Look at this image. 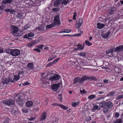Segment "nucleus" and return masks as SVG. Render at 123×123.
<instances>
[{"mask_svg":"<svg viewBox=\"0 0 123 123\" xmlns=\"http://www.w3.org/2000/svg\"><path fill=\"white\" fill-rule=\"evenodd\" d=\"M119 113H116V118H118L119 117Z\"/></svg>","mask_w":123,"mask_h":123,"instance_id":"obj_64","label":"nucleus"},{"mask_svg":"<svg viewBox=\"0 0 123 123\" xmlns=\"http://www.w3.org/2000/svg\"><path fill=\"white\" fill-rule=\"evenodd\" d=\"M12 55L13 56H17L20 54V51L18 49H14L12 50Z\"/></svg>","mask_w":123,"mask_h":123,"instance_id":"obj_11","label":"nucleus"},{"mask_svg":"<svg viewBox=\"0 0 123 123\" xmlns=\"http://www.w3.org/2000/svg\"><path fill=\"white\" fill-rule=\"evenodd\" d=\"M3 49L1 47H0V53H2L3 52Z\"/></svg>","mask_w":123,"mask_h":123,"instance_id":"obj_61","label":"nucleus"},{"mask_svg":"<svg viewBox=\"0 0 123 123\" xmlns=\"http://www.w3.org/2000/svg\"><path fill=\"white\" fill-rule=\"evenodd\" d=\"M115 92L114 91L111 92L109 93L107 95V96H113L115 94Z\"/></svg>","mask_w":123,"mask_h":123,"instance_id":"obj_36","label":"nucleus"},{"mask_svg":"<svg viewBox=\"0 0 123 123\" xmlns=\"http://www.w3.org/2000/svg\"><path fill=\"white\" fill-rule=\"evenodd\" d=\"M78 55H79L82 56L84 57H86V53L83 52H80L79 53Z\"/></svg>","mask_w":123,"mask_h":123,"instance_id":"obj_32","label":"nucleus"},{"mask_svg":"<svg viewBox=\"0 0 123 123\" xmlns=\"http://www.w3.org/2000/svg\"><path fill=\"white\" fill-rule=\"evenodd\" d=\"M13 1V0H3L2 3L3 4L11 3Z\"/></svg>","mask_w":123,"mask_h":123,"instance_id":"obj_19","label":"nucleus"},{"mask_svg":"<svg viewBox=\"0 0 123 123\" xmlns=\"http://www.w3.org/2000/svg\"><path fill=\"white\" fill-rule=\"evenodd\" d=\"M30 26L29 25H25L24 27V28L25 30H27V28H30Z\"/></svg>","mask_w":123,"mask_h":123,"instance_id":"obj_49","label":"nucleus"},{"mask_svg":"<svg viewBox=\"0 0 123 123\" xmlns=\"http://www.w3.org/2000/svg\"><path fill=\"white\" fill-rule=\"evenodd\" d=\"M77 13L76 12H75L74 14V15L73 17V19L74 20H76V16Z\"/></svg>","mask_w":123,"mask_h":123,"instance_id":"obj_50","label":"nucleus"},{"mask_svg":"<svg viewBox=\"0 0 123 123\" xmlns=\"http://www.w3.org/2000/svg\"><path fill=\"white\" fill-rule=\"evenodd\" d=\"M9 121V119L8 118L5 119L4 121V123H8Z\"/></svg>","mask_w":123,"mask_h":123,"instance_id":"obj_47","label":"nucleus"},{"mask_svg":"<svg viewBox=\"0 0 123 123\" xmlns=\"http://www.w3.org/2000/svg\"><path fill=\"white\" fill-rule=\"evenodd\" d=\"M52 105H57L58 106H60V107H61L64 110H66L67 109V108L64 105H61L60 104H57L56 103H55L54 104H52Z\"/></svg>","mask_w":123,"mask_h":123,"instance_id":"obj_13","label":"nucleus"},{"mask_svg":"<svg viewBox=\"0 0 123 123\" xmlns=\"http://www.w3.org/2000/svg\"><path fill=\"white\" fill-rule=\"evenodd\" d=\"M16 110V108H13L12 110V114H15V115H17L18 114V110L17 109Z\"/></svg>","mask_w":123,"mask_h":123,"instance_id":"obj_24","label":"nucleus"},{"mask_svg":"<svg viewBox=\"0 0 123 123\" xmlns=\"http://www.w3.org/2000/svg\"><path fill=\"white\" fill-rule=\"evenodd\" d=\"M60 86V84L58 83L57 84H54L52 85L51 86V88L52 90L54 91H56L58 89L59 87Z\"/></svg>","mask_w":123,"mask_h":123,"instance_id":"obj_10","label":"nucleus"},{"mask_svg":"<svg viewBox=\"0 0 123 123\" xmlns=\"http://www.w3.org/2000/svg\"><path fill=\"white\" fill-rule=\"evenodd\" d=\"M54 58V57H53V56L50 57L48 59V61H51Z\"/></svg>","mask_w":123,"mask_h":123,"instance_id":"obj_57","label":"nucleus"},{"mask_svg":"<svg viewBox=\"0 0 123 123\" xmlns=\"http://www.w3.org/2000/svg\"><path fill=\"white\" fill-rule=\"evenodd\" d=\"M123 98V95H122L118 96L117 98L116 99H118L121 98Z\"/></svg>","mask_w":123,"mask_h":123,"instance_id":"obj_52","label":"nucleus"},{"mask_svg":"<svg viewBox=\"0 0 123 123\" xmlns=\"http://www.w3.org/2000/svg\"><path fill=\"white\" fill-rule=\"evenodd\" d=\"M80 92L81 93H86V91L84 90H80Z\"/></svg>","mask_w":123,"mask_h":123,"instance_id":"obj_59","label":"nucleus"},{"mask_svg":"<svg viewBox=\"0 0 123 123\" xmlns=\"http://www.w3.org/2000/svg\"><path fill=\"white\" fill-rule=\"evenodd\" d=\"M11 30L12 31L11 33L16 36H18L19 35L17 33L18 30V27L14 26H11Z\"/></svg>","mask_w":123,"mask_h":123,"instance_id":"obj_5","label":"nucleus"},{"mask_svg":"<svg viewBox=\"0 0 123 123\" xmlns=\"http://www.w3.org/2000/svg\"><path fill=\"white\" fill-rule=\"evenodd\" d=\"M122 120L121 119H118L116 121V123H122Z\"/></svg>","mask_w":123,"mask_h":123,"instance_id":"obj_40","label":"nucleus"},{"mask_svg":"<svg viewBox=\"0 0 123 123\" xmlns=\"http://www.w3.org/2000/svg\"><path fill=\"white\" fill-rule=\"evenodd\" d=\"M33 65L32 63H29L27 65V67L29 69H33Z\"/></svg>","mask_w":123,"mask_h":123,"instance_id":"obj_28","label":"nucleus"},{"mask_svg":"<svg viewBox=\"0 0 123 123\" xmlns=\"http://www.w3.org/2000/svg\"><path fill=\"white\" fill-rule=\"evenodd\" d=\"M98 27L99 29H101L103 28L105 26V25L100 23H97Z\"/></svg>","mask_w":123,"mask_h":123,"instance_id":"obj_27","label":"nucleus"},{"mask_svg":"<svg viewBox=\"0 0 123 123\" xmlns=\"http://www.w3.org/2000/svg\"><path fill=\"white\" fill-rule=\"evenodd\" d=\"M115 48H114V47H112L110 49L106 51V53L109 55L110 53L111 54L110 55V57H115Z\"/></svg>","mask_w":123,"mask_h":123,"instance_id":"obj_4","label":"nucleus"},{"mask_svg":"<svg viewBox=\"0 0 123 123\" xmlns=\"http://www.w3.org/2000/svg\"><path fill=\"white\" fill-rule=\"evenodd\" d=\"M33 105V103L31 101H28L27 102L26 104V105L28 107H31Z\"/></svg>","mask_w":123,"mask_h":123,"instance_id":"obj_18","label":"nucleus"},{"mask_svg":"<svg viewBox=\"0 0 123 123\" xmlns=\"http://www.w3.org/2000/svg\"><path fill=\"white\" fill-rule=\"evenodd\" d=\"M38 40L35 41V42L36 43H39L40 41H41L43 40V38L42 37L40 36L38 38Z\"/></svg>","mask_w":123,"mask_h":123,"instance_id":"obj_31","label":"nucleus"},{"mask_svg":"<svg viewBox=\"0 0 123 123\" xmlns=\"http://www.w3.org/2000/svg\"><path fill=\"white\" fill-rule=\"evenodd\" d=\"M2 102L3 104L7 105H12L14 104L15 101L12 99H9L3 100Z\"/></svg>","mask_w":123,"mask_h":123,"instance_id":"obj_6","label":"nucleus"},{"mask_svg":"<svg viewBox=\"0 0 123 123\" xmlns=\"http://www.w3.org/2000/svg\"><path fill=\"white\" fill-rule=\"evenodd\" d=\"M44 25H39L38 28V29L39 30H42L44 29Z\"/></svg>","mask_w":123,"mask_h":123,"instance_id":"obj_34","label":"nucleus"},{"mask_svg":"<svg viewBox=\"0 0 123 123\" xmlns=\"http://www.w3.org/2000/svg\"><path fill=\"white\" fill-rule=\"evenodd\" d=\"M85 43L88 46H90L92 44V43H90L89 41H86Z\"/></svg>","mask_w":123,"mask_h":123,"instance_id":"obj_41","label":"nucleus"},{"mask_svg":"<svg viewBox=\"0 0 123 123\" xmlns=\"http://www.w3.org/2000/svg\"><path fill=\"white\" fill-rule=\"evenodd\" d=\"M120 68L118 67H116V72L119 73L120 72Z\"/></svg>","mask_w":123,"mask_h":123,"instance_id":"obj_48","label":"nucleus"},{"mask_svg":"<svg viewBox=\"0 0 123 123\" xmlns=\"http://www.w3.org/2000/svg\"><path fill=\"white\" fill-rule=\"evenodd\" d=\"M61 3L62 5H66L69 2L68 0H61Z\"/></svg>","mask_w":123,"mask_h":123,"instance_id":"obj_26","label":"nucleus"},{"mask_svg":"<svg viewBox=\"0 0 123 123\" xmlns=\"http://www.w3.org/2000/svg\"><path fill=\"white\" fill-rule=\"evenodd\" d=\"M44 46V45L42 44L40 45L37 46H36V47L40 49H42L43 47Z\"/></svg>","mask_w":123,"mask_h":123,"instance_id":"obj_44","label":"nucleus"},{"mask_svg":"<svg viewBox=\"0 0 123 123\" xmlns=\"http://www.w3.org/2000/svg\"><path fill=\"white\" fill-rule=\"evenodd\" d=\"M80 103L79 102L75 103L73 102L72 103V105L73 106L75 107L78 105Z\"/></svg>","mask_w":123,"mask_h":123,"instance_id":"obj_35","label":"nucleus"},{"mask_svg":"<svg viewBox=\"0 0 123 123\" xmlns=\"http://www.w3.org/2000/svg\"><path fill=\"white\" fill-rule=\"evenodd\" d=\"M96 86L99 87L103 86H104V84L101 83H98L96 84Z\"/></svg>","mask_w":123,"mask_h":123,"instance_id":"obj_46","label":"nucleus"},{"mask_svg":"<svg viewBox=\"0 0 123 123\" xmlns=\"http://www.w3.org/2000/svg\"><path fill=\"white\" fill-rule=\"evenodd\" d=\"M60 76L57 74H54L52 77H50L49 80L51 81L57 80L60 78Z\"/></svg>","mask_w":123,"mask_h":123,"instance_id":"obj_12","label":"nucleus"},{"mask_svg":"<svg viewBox=\"0 0 123 123\" xmlns=\"http://www.w3.org/2000/svg\"><path fill=\"white\" fill-rule=\"evenodd\" d=\"M66 33H69L70 32L71 30L65 29Z\"/></svg>","mask_w":123,"mask_h":123,"instance_id":"obj_62","label":"nucleus"},{"mask_svg":"<svg viewBox=\"0 0 123 123\" xmlns=\"http://www.w3.org/2000/svg\"><path fill=\"white\" fill-rule=\"evenodd\" d=\"M82 19L81 18H79L78 20L76 22V23L79 24L78 27L77 26L76 27L77 28H79L80 26H81L82 23Z\"/></svg>","mask_w":123,"mask_h":123,"instance_id":"obj_15","label":"nucleus"},{"mask_svg":"<svg viewBox=\"0 0 123 123\" xmlns=\"http://www.w3.org/2000/svg\"><path fill=\"white\" fill-rule=\"evenodd\" d=\"M59 8H55L52 9V11H54L56 13L59 10Z\"/></svg>","mask_w":123,"mask_h":123,"instance_id":"obj_42","label":"nucleus"},{"mask_svg":"<svg viewBox=\"0 0 123 123\" xmlns=\"http://www.w3.org/2000/svg\"><path fill=\"white\" fill-rule=\"evenodd\" d=\"M56 25L54 23L52 24L51 25H47L46 27L47 29H49L52 28L53 27L55 26Z\"/></svg>","mask_w":123,"mask_h":123,"instance_id":"obj_30","label":"nucleus"},{"mask_svg":"<svg viewBox=\"0 0 123 123\" xmlns=\"http://www.w3.org/2000/svg\"><path fill=\"white\" fill-rule=\"evenodd\" d=\"M33 50L38 52H40L41 51V50L38 48L34 49H33Z\"/></svg>","mask_w":123,"mask_h":123,"instance_id":"obj_53","label":"nucleus"},{"mask_svg":"<svg viewBox=\"0 0 123 123\" xmlns=\"http://www.w3.org/2000/svg\"><path fill=\"white\" fill-rule=\"evenodd\" d=\"M27 96L26 95H20L18 97L17 99L16 100V103L20 106H22L24 104V98H27Z\"/></svg>","mask_w":123,"mask_h":123,"instance_id":"obj_1","label":"nucleus"},{"mask_svg":"<svg viewBox=\"0 0 123 123\" xmlns=\"http://www.w3.org/2000/svg\"><path fill=\"white\" fill-rule=\"evenodd\" d=\"M22 111L23 112H24L25 113H27L28 112V110L26 109H23L22 110Z\"/></svg>","mask_w":123,"mask_h":123,"instance_id":"obj_56","label":"nucleus"},{"mask_svg":"<svg viewBox=\"0 0 123 123\" xmlns=\"http://www.w3.org/2000/svg\"><path fill=\"white\" fill-rule=\"evenodd\" d=\"M108 80L105 79L103 80L104 82L105 83H107L108 82Z\"/></svg>","mask_w":123,"mask_h":123,"instance_id":"obj_60","label":"nucleus"},{"mask_svg":"<svg viewBox=\"0 0 123 123\" xmlns=\"http://www.w3.org/2000/svg\"><path fill=\"white\" fill-rule=\"evenodd\" d=\"M63 35L62 36L63 37V36H70V37H73V36H75L74 35Z\"/></svg>","mask_w":123,"mask_h":123,"instance_id":"obj_58","label":"nucleus"},{"mask_svg":"<svg viewBox=\"0 0 123 123\" xmlns=\"http://www.w3.org/2000/svg\"><path fill=\"white\" fill-rule=\"evenodd\" d=\"M27 36L29 37H33L34 36V34L33 33L31 32L28 34Z\"/></svg>","mask_w":123,"mask_h":123,"instance_id":"obj_39","label":"nucleus"},{"mask_svg":"<svg viewBox=\"0 0 123 123\" xmlns=\"http://www.w3.org/2000/svg\"><path fill=\"white\" fill-rule=\"evenodd\" d=\"M54 61H53V62H51L47 64L46 65V67H49L52 65L54 64L55 63Z\"/></svg>","mask_w":123,"mask_h":123,"instance_id":"obj_33","label":"nucleus"},{"mask_svg":"<svg viewBox=\"0 0 123 123\" xmlns=\"http://www.w3.org/2000/svg\"><path fill=\"white\" fill-rule=\"evenodd\" d=\"M61 0H57L55 1L54 3V6L55 7H58L61 3Z\"/></svg>","mask_w":123,"mask_h":123,"instance_id":"obj_17","label":"nucleus"},{"mask_svg":"<svg viewBox=\"0 0 123 123\" xmlns=\"http://www.w3.org/2000/svg\"><path fill=\"white\" fill-rule=\"evenodd\" d=\"M60 58H58L57 59H55L54 60V61L55 63Z\"/></svg>","mask_w":123,"mask_h":123,"instance_id":"obj_63","label":"nucleus"},{"mask_svg":"<svg viewBox=\"0 0 123 123\" xmlns=\"http://www.w3.org/2000/svg\"><path fill=\"white\" fill-rule=\"evenodd\" d=\"M19 79V78H18V77H14V78L13 79V80L15 81H16L18 80Z\"/></svg>","mask_w":123,"mask_h":123,"instance_id":"obj_55","label":"nucleus"},{"mask_svg":"<svg viewBox=\"0 0 123 123\" xmlns=\"http://www.w3.org/2000/svg\"><path fill=\"white\" fill-rule=\"evenodd\" d=\"M99 106L101 107L104 108H111L113 106L112 104L110 101L106 102L101 103L99 104Z\"/></svg>","mask_w":123,"mask_h":123,"instance_id":"obj_2","label":"nucleus"},{"mask_svg":"<svg viewBox=\"0 0 123 123\" xmlns=\"http://www.w3.org/2000/svg\"><path fill=\"white\" fill-rule=\"evenodd\" d=\"M109 108H104V109H103V112H106L108 110V109Z\"/></svg>","mask_w":123,"mask_h":123,"instance_id":"obj_54","label":"nucleus"},{"mask_svg":"<svg viewBox=\"0 0 123 123\" xmlns=\"http://www.w3.org/2000/svg\"><path fill=\"white\" fill-rule=\"evenodd\" d=\"M91 119V117H87L86 119L85 120L86 121L88 122L90 121Z\"/></svg>","mask_w":123,"mask_h":123,"instance_id":"obj_51","label":"nucleus"},{"mask_svg":"<svg viewBox=\"0 0 123 123\" xmlns=\"http://www.w3.org/2000/svg\"><path fill=\"white\" fill-rule=\"evenodd\" d=\"M54 23L55 24V25H59L60 24V22L59 19V16L57 15L54 17Z\"/></svg>","mask_w":123,"mask_h":123,"instance_id":"obj_7","label":"nucleus"},{"mask_svg":"<svg viewBox=\"0 0 123 123\" xmlns=\"http://www.w3.org/2000/svg\"><path fill=\"white\" fill-rule=\"evenodd\" d=\"M115 10V8H110L109 11H108V14L109 15H111L114 12V11Z\"/></svg>","mask_w":123,"mask_h":123,"instance_id":"obj_25","label":"nucleus"},{"mask_svg":"<svg viewBox=\"0 0 123 123\" xmlns=\"http://www.w3.org/2000/svg\"><path fill=\"white\" fill-rule=\"evenodd\" d=\"M12 50L13 49H8L6 50L5 52L8 54H10L12 55Z\"/></svg>","mask_w":123,"mask_h":123,"instance_id":"obj_29","label":"nucleus"},{"mask_svg":"<svg viewBox=\"0 0 123 123\" xmlns=\"http://www.w3.org/2000/svg\"><path fill=\"white\" fill-rule=\"evenodd\" d=\"M98 106L97 105H94L92 109V111H94L97 110L98 109Z\"/></svg>","mask_w":123,"mask_h":123,"instance_id":"obj_37","label":"nucleus"},{"mask_svg":"<svg viewBox=\"0 0 123 123\" xmlns=\"http://www.w3.org/2000/svg\"><path fill=\"white\" fill-rule=\"evenodd\" d=\"M36 44V43L34 41L28 43L27 45V46L29 47H31Z\"/></svg>","mask_w":123,"mask_h":123,"instance_id":"obj_23","label":"nucleus"},{"mask_svg":"<svg viewBox=\"0 0 123 123\" xmlns=\"http://www.w3.org/2000/svg\"><path fill=\"white\" fill-rule=\"evenodd\" d=\"M58 96H59L58 97V98L59 100L61 102L62 99V94H58Z\"/></svg>","mask_w":123,"mask_h":123,"instance_id":"obj_43","label":"nucleus"},{"mask_svg":"<svg viewBox=\"0 0 123 123\" xmlns=\"http://www.w3.org/2000/svg\"><path fill=\"white\" fill-rule=\"evenodd\" d=\"M96 97V95H91L89 96L88 97V99H92Z\"/></svg>","mask_w":123,"mask_h":123,"instance_id":"obj_38","label":"nucleus"},{"mask_svg":"<svg viewBox=\"0 0 123 123\" xmlns=\"http://www.w3.org/2000/svg\"><path fill=\"white\" fill-rule=\"evenodd\" d=\"M84 77L85 81L90 80H94L97 81V79L94 76H87L86 75H84Z\"/></svg>","mask_w":123,"mask_h":123,"instance_id":"obj_9","label":"nucleus"},{"mask_svg":"<svg viewBox=\"0 0 123 123\" xmlns=\"http://www.w3.org/2000/svg\"><path fill=\"white\" fill-rule=\"evenodd\" d=\"M46 112H43L42 113L41 115V116L40 118L41 121H42L45 120L46 119Z\"/></svg>","mask_w":123,"mask_h":123,"instance_id":"obj_14","label":"nucleus"},{"mask_svg":"<svg viewBox=\"0 0 123 123\" xmlns=\"http://www.w3.org/2000/svg\"><path fill=\"white\" fill-rule=\"evenodd\" d=\"M76 47H75L74 48V50H76L77 51L78 49H79V50H81L82 49H80L81 48V44H78V45H76Z\"/></svg>","mask_w":123,"mask_h":123,"instance_id":"obj_22","label":"nucleus"},{"mask_svg":"<svg viewBox=\"0 0 123 123\" xmlns=\"http://www.w3.org/2000/svg\"><path fill=\"white\" fill-rule=\"evenodd\" d=\"M85 81L84 75H83L81 78L77 77L74 79L73 81L74 83L75 84L79 82L80 84H82Z\"/></svg>","mask_w":123,"mask_h":123,"instance_id":"obj_3","label":"nucleus"},{"mask_svg":"<svg viewBox=\"0 0 123 123\" xmlns=\"http://www.w3.org/2000/svg\"><path fill=\"white\" fill-rule=\"evenodd\" d=\"M116 51L123 52V45L116 47Z\"/></svg>","mask_w":123,"mask_h":123,"instance_id":"obj_16","label":"nucleus"},{"mask_svg":"<svg viewBox=\"0 0 123 123\" xmlns=\"http://www.w3.org/2000/svg\"><path fill=\"white\" fill-rule=\"evenodd\" d=\"M4 11L6 12H9L11 14H13L15 12L14 10L11 9H4Z\"/></svg>","mask_w":123,"mask_h":123,"instance_id":"obj_20","label":"nucleus"},{"mask_svg":"<svg viewBox=\"0 0 123 123\" xmlns=\"http://www.w3.org/2000/svg\"><path fill=\"white\" fill-rule=\"evenodd\" d=\"M110 32L109 31L108 32L102 34V36L103 38H106L108 37Z\"/></svg>","mask_w":123,"mask_h":123,"instance_id":"obj_21","label":"nucleus"},{"mask_svg":"<svg viewBox=\"0 0 123 123\" xmlns=\"http://www.w3.org/2000/svg\"><path fill=\"white\" fill-rule=\"evenodd\" d=\"M11 81L12 82H14L13 80H12V78L11 77H9L7 78H6L2 80L1 83L3 85L5 84H7L10 82Z\"/></svg>","mask_w":123,"mask_h":123,"instance_id":"obj_8","label":"nucleus"},{"mask_svg":"<svg viewBox=\"0 0 123 123\" xmlns=\"http://www.w3.org/2000/svg\"><path fill=\"white\" fill-rule=\"evenodd\" d=\"M17 17L20 19L23 18H24L23 16L19 13H18Z\"/></svg>","mask_w":123,"mask_h":123,"instance_id":"obj_45","label":"nucleus"}]
</instances>
